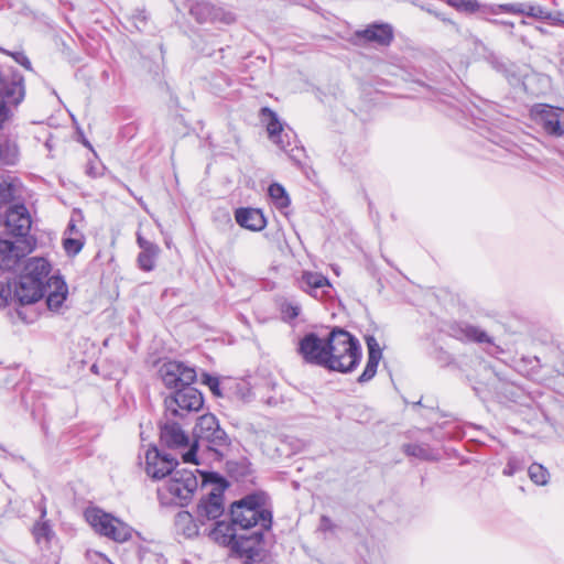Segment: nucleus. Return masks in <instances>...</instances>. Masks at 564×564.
<instances>
[{"label": "nucleus", "instance_id": "14", "mask_svg": "<svg viewBox=\"0 0 564 564\" xmlns=\"http://www.w3.org/2000/svg\"><path fill=\"white\" fill-rule=\"evenodd\" d=\"M261 121L265 124L270 140L279 148L285 149L290 145L289 132H285L283 124L276 113L270 108L261 109Z\"/></svg>", "mask_w": 564, "mask_h": 564}, {"label": "nucleus", "instance_id": "37", "mask_svg": "<svg viewBox=\"0 0 564 564\" xmlns=\"http://www.w3.org/2000/svg\"><path fill=\"white\" fill-rule=\"evenodd\" d=\"M405 453L424 459L429 457L426 449L420 445H406Z\"/></svg>", "mask_w": 564, "mask_h": 564}, {"label": "nucleus", "instance_id": "2", "mask_svg": "<svg viewBox=\"0 0 564 564\" xmlns=\"http://www.w3.org/2000/svg\"><path fill=\"white\" fill-rule=\"evenodd\" d=\"M327 352V368L340 372L351 371L361 356L358 340L343 329L329 334Z\"/></svg>", "mask_w": 564, "mask_h": 564}, {"label": "nucleus", "instance_id": "1", "mask_svg": "<svg viewBox=\"0 0 564 564\" xmlns=\"http://www.w3.org/2000/svg\"><path fill=\"white\" fill-rule=\"evenodd\" d=\"M231 521L243 530L265 531L271 528L272 513L267 503V496L256 492L234 502L230 509Z\"/></svg>", "mask_w": 564, "mask_h": 564}, {"label": "nucleus", "instance_id": "24", "mask_svg": "<svg viewBox=\"0 0 564 564\" xmlns=\"http://www.w3.org/2000/svg\"><path fill=\"white\" fill-rule=\"evenodd\" d=\"M325 286H330L329 281L323 274L305 271L301 278V288L303 291L317 297V291Z\"/></svg>", "mask_w": 564, "mask_h": 564}, {"label": "nucleus", "instance_id": "41", "mask_svg": "<svg viewBox=\"0 0 564 564\" xmlns=\"http://www.w3.org/2000/svg\"><path fill=\"white\" fill-rule=\"evenodd\" d=\"M21 65H23L25 68H31V62L29 58L24 55H22L20 58L17 59Z\"/></svg>", "mask_w": 564, "mask_h": 564}, {"label": "nucleus", "instance_id": "10", "mask_svg": "<svg viewBox=\"0 0 564 564\" xmlns=\"http://www.w3.org/2000/svg\"><path fill=\"white\" fill-rule=\"evenodd\" d=\"M160 377L170 389H180L183 386L192 384L196 379L194 368L178 361H167L160 367Z\"/></svg>", "mask_w": 564, "mask_h": 564}, {"label": "nucleus", "instance_id": "8", "mask_svg": "<svg viewBox=\"0 0 564 564\" xmlns=\"http://www.w3.org/2000/svg\"><path fill=\"white\" fill-rule=\"evenodd\" d=\"M225 487L221 479H216L215 487L207 492L206 497L200 499L197 505V518L200 524H205V520H216L224 513Z\"/></svg>", "mask_w": 564, "mask_h": 564}, {"label": "nucleus", "instance_id": "23", "mask_svg": "<svg viewBox=\"0 0 564 564\" xmlns=\"http://www.w3.org/2000/svg\"><path fill=\"white\" fill-rule=\"evenodd\" d=\"M50 273V263L44 258H31L26 261L23 275L33 278L41 288Z\"/></svg>", "mask_w": 564, "mask_h": 564}, {"label": "nucleus", "instance_id": "21", "mask_svg": "<svg viewBox=\"0 0 564 564\" xmlns=\"http://www.w3.org/2000/svg\"><path fill=\"white\" fill-rule=\"evenodd\" d=\"M137 242L142 249L138 257V263L144 271H151L154 268L155 259L160 252L156 245L145 240L140 234L137 236Z\"/></svg>", "mask_w": 564, "mask_h": 564}, {"label": "nucleus", "instance_id": "44", "mask_svg": "<svg viewBox=\"0 0 564 564\" xmlns=\"http://www.w3.org/2000/svg\"><path fill=\"white\" fill-rule=\"evenodd\" d=\"M503 25H507V26H510L512 28L513 26V23L512 22H501Z\"/></svg>", "mask_w": 564, "mask_h": 564}, {"label": "nucleus", "instance_id": "43", "mask_svg": "<svg viewBox=\"0 0 564 564\" xmlns=\"http://www.w3.org/2000/svg\"><path fill=\"white\" fill-rule=\"evenodd\" d=\"M0 191L1 193H6V192H9V186L4 185V186H0Z\"/></svg>", "mask_w": 564, "mask_h": 564}, {"label": "nucleus", "instance_id": "29", "mask_svg": "<svg viewBox=\"0 0 564 564\" xmlns=\"http://www.w3.org/2000/svg\"><path fill=\"white\" fill-rule=\"evenodd\" d=\"M529 477L534 484L544 486L549 481V471L542 465L534 463L529 467Z\"/></svg>", "mask_w": 564, "mask_h": 564}, {"label": "nucleus", "instance_id": "3", "mask_svg": "<svg viewBox=\"0 0 564 564\" xmlns=\"http://www.w3.org/2000/svg\"><path fill=\"white\" fill-rule=\"evenodd\" d=\"M197 486L193 471L178 469L158 488V495L163 505L184 506L191 501Z\"/></svg>", "mask_w": 564, "mask_h": 564}, {"label": "nucleus", "instance_id": "34", "mask_svg": "<svg viewBox=\"0 0 564 564\" xmlns=\"http://www.w3.org/2000/svg\"><path fill=\"white\" fill-rule=\"evenodd\" d=\"M51 533L52 531L45 522L36 523L33 528V534L39 543L41 541L48 542Z\"/></svg>", "mask_w": 564, "mask_h": 564}, {"label": "nucleus", "instance_id": "17", "mask_svg": "<svg viewBox=\"0 0 564 564\" xmlns=\"http://www.w3.org/2000/svg\"><path fill=\"white\" fill-rule=\"evenodd\" d=\"M46 304L50 311L58 312L66 300L68 288L65 281L58 276H52L46 282Z\"/></svg>", "mask_w": 564, "mask_h": 564}, {"label": "nucleus", "instance_id": "16", "mask_svg": "<svg viewBox=\"0 0 564 564\" xmlns=\"http://www.w3.org/2000/svg\"><path fill=\"white\" fill-rule=\"evenodd\" d=\"M25 253L26 247L23 241L0 240V268L3 270L14 269Z\"/></svg>", "mask_w": 564, "mask_h": 564}, {"label": "nucleus", "instance_id": "13", "mask_svg": "<svg viewBox=\"0 0 564 564\" xmlns=\"http://www.w3.org/2000/svg\"><path fill=\"white\" fill-rule=\"evenodd\" d=\"M3 226L8 234L25 236L31 228V217L24 205H14L6 214Z\"/></svg>", "mask_w": 564, "mask_h": 564}, {"label": "nucleus", "instance_id": "5", "mask_svg": "<svg viewBox=\"0 0 564 564\" xmlns=\"http://www.w3.org/2000/svg\"><path fill=\"white\" fill-rule=\"evenodd\" d=\"M194 436L196 443L183 454L184 463L198 464L196 448L199 441H205L212 446H221L226 443V433L220 429L218 420L213 414H204L198 419L194 427Z\"/></svg>", "mask_w": 564, "mask_h": 564}, {"label": "nucleus", "instance_id": "31", "mask_svg": "<svg viewBox=\"0 0 564 564\" xmlns=\"http://www.w3.org/2000/svg\"><path fill=\"white\" fill-rule=\"evenodd\" d=\"M380 359L381 357L368 356L366 368L364 372L359 376L358 382L364 383L371 380L375 377Z\"/></svg>", "mask_w": 564, "mask_h": 564}, {"label": "nucleus", "instance_id": "35", "mask_svg": "<svg viewBox=\"0 0 564 564\" xmlns=\"http://www.w3.org/2000/svg\"><path fill=\"white\" fill-rule=\"evenodd\" d=\"M203 382L208 386V388L210 389V391L216 395V397H221V392H220V389H219V380L218 378L216 377H213L208 373H204L203 375Z\"/></svg>", "mask_w": 564, "mask_h": 564}, {"label": "nucleus", "instance_id": "19", "mask_svg": "<svg viewBox=\"0 0 564 564\" xmlns=\"http://www.w3.org/2000/svg\"><path fill=\"white\" fill-rule=\"evenodd\" d=\"M200 523L188 511H180L174 519L175 531L186 539L196 538L199 534Z\"/></svg>", "mask_w": 564, "mask_h": 564}, {"label": "nucleus", "instance_id": "33", "mask_svg": "<svg viewBox=\"0 0 564 564\" xmlns=\"http://www.w3.org/2000/svg\"><path fill=\"white\" fill-rule=\"evenodd\" d=\"M83 246L84 243L79 238L67 237L63 240V247L68 256L77 254Z\"/></svg>", "mask_w": 564, "mask_h": 564}, {"label": "nucleus", "instance_id": "7", "mask_svg": "<svg viewBox=\"0 0 564 564\" xmlns=\"http://www.w3.org/2000/svg\"><path fill=\"white\" fill-rule=\"evenodd\" d=\"M230 550L243 561V564H257L262 558L263 531L238 535Z\"/></svg>", "mask_w": 564, "mask_h": 564}, {"label": "nucleus", "instance_id": "9", "mask_svg": "<svg viewBox=\"0 0 564 564\" xmlns=\"http://www.w3.org/2000/svg\"><path fill=\"white\" fill-rule=\"evenodd\" d=\"M532 119L551 135L561 137L564 134V109L549 105H535L531 109Z\"/></svg>", "mask_w": 564, "mask_h": 564}, {"label": "nucleus", "instance_id": "40", "mask_svg": "<svg viewBox=\"0 0 564 564\" xmlns=\"http://www.w3.org/2000/svg\"><path fill=\"white\" fill-rule=\"evenodd\" d=\"M517 471L516 460L510 459L503 469V474L507 476H512Z\"/></svg>", "mask_w": 564, "mask_h": 564}, {"label": "nucleus", "instance_id": "38", "mask_svg": "<svg viewBox=\"0 0 564 564\" xmlns=\"http://www.w3.org/2000/svg\"><path fill=\"white\" fill-rule=\"evenodd\" d=\"M452 4L467 11H474L477 8V3L470 0H453Z\"/></svg>", "mask_w": 564, "mask_h": 564}, {"label": "nucleus", "instance_id": "25", "mask_svg": "<svg viewBox=\"0 0 564 564\" xmlns=\"http://www.w3.org/2000/svg\"><path fill=\"white\" fill-rule=\"evenodd\" d=\"M506 12L525 14L538 19H550L551 13L541 6L503 4L500 6Z\"/></svg>", "mask_w": 564, "mask_h": 564}, {"label": "nucleus", "instance_id": "4", "mask_svg": "<svg viewBox=\"0 0 564 564\" xmlns=\"http://www.w3.org/2000/svg\"><path fill=\"white\" fill-rule=\"evenodd\" d=\"M85 519L96 533L115 542L123 543L132 536L133 529L131 525L100 508H87Z\"/></svg>", "mask_w": 564, "mask_h": 564}, {"label": "nucleus", "instance_id": "45", "mask_svg": "<svg viewBox=\"0 0 564 564\" xmlns=\"http://www.w3.org/2000/svg\"><path fill=\"white\" fill-rule=\"evenodd\" d=\"M68 230H69L70 232H73V231L75 230V225L70 224V225L68 226Z\"/></svg>", "mask_w": 564, "mask_h": 564}, {"label": "nucleus", "instance_id": "11", "mask_svg": "<svg viewBox=\"0 0 564 564\" xmlns=\"http://www.w3.org/2000/svg\"><path fill=\"white\" fill-rule=\"evenodd\" d=\"M328 339L324 340L315 334L303 337L299 345V352L305 362L327 368Z\"/></svg>", "mask_w": 564, "mask_h": 564}, {"label": "nucleus", "instance_id": "6", "mask_svg": "<svg viewBox=\"0 0 564 564\" xmlns=\"http://www.w3.org/2000/svg\"><path fill=\"white\" fill-rule=\"evenodd\" d=\"M166 415L184 417L189 412H197L204 404L202 393L192 384L183 386L164 400Z\"/></svg>", "mask_w": 564, "mask_h": 564}, {"label": "nucleus", "instance_id": "27", "mask_svg": "<svg viewBox=\"0 0 564 564\" xmlns=\"http://www.w3.org/2000/svg\"><path fill=\"white\" fill-rule=\"evenodd\" d=\"M192 13L202 20H224L226 23H230L234 18L230 13L226 14L224 18H220L219 11L212 7L209 3L197 4L192 8Z\"/></svg>", "mask_w": 564, "mask_h": 564}, {"label": "nucleus", "instance_id": "28", "mask_svg": "<svg viewBox=\"0 0 564 564\" xmlns=\"http://www.w3.org/2000/svg\"><path fill=\"white\" fill-rule=\"evenodd\" d=\"M269 196L278 208H285L290 205V198L284 187L278 183L270 185Z\"/></svg>", "mask_w": 564, "mask_h": 564}, {"label": "nucleus", "instance_id": "39", "mask_svg": "<svg viewBox=\"0 0 564 564\" xmlns=\"http://www.w3.org/2000/svg\"><path fill=\"white\" fill-rule=\"evenodd\" d=\"M452 4L467 11H474L477 8V3L470 0H453Z\"/></svg>", "mask_w": 564, "mask_h": 564}, {"label": "nucleus", "instance_id": "18", "mask_svg": "<svg viewBox=\"0 0 564 564\" xmlns=\"http://www.w3.org/2000/svg\"><path fill=\"white\" fill-rule=\"evenodd\" d=\"M160 438L169 447H182L188 442V437L181 426L169 419L161 425Z\"/></svg>", "mask_w": 564, "mask_h": 564}, {"label": "nucleus", "instance_id": "36", "mask_svg": "<svg viewBox=\"0 0 564 564\" xmlns=\"http://www.w3.org/2000/svg\"><path fill=\"white\" fill-rule=\"evenodd\" d=\"M366 343L368 347V356L382 357L381 348L375 337H367Z\"/></svg>", "mask_w": 564, "mask_h": 564}, {"label": "nucleus", "instance_id": "30", "mask_svg": "<svg viewBox=\"0 0 564 564\" xmlns=\"http://www.w3.org/2000/svg\"><path fill=\"white\" fill-rule=\"evenodd\" d=\"M13 301H17V296H14L13 282L0 281V307L6 306Z\"/></svg>", "mask_w": 564, "mask_h": 564}, {"label": "nucleus", "instance_id": "42", "mask_svg": "<svg viewBox=\"0 0 564 564\" xmlns=\"http://www.w3.org/2000/svg\"><path fill=\"white\" fill-rule=\"evenodd\" d=\"M299 315V307H292V317H296Z\"/></svg>", "mask_w": 564, "mask_h": 564}, {"label": "nucleus", "instance_id": "32", "mask_svg": "<svg viewBox=\"0 0 564 564\" xmlns=\"http://www.w3.org/2000/svg\"><path fill=\"white\" fill-rule=\"evenodd\" d=\"M462 333L464 334L465 338L468 340H474V341H478V343H488L489 341V337L484 330L479 329L478 327L471 326V325H466L465 327H463Z\"/></svg>", "mask_w": 564, "mask_h": 564}, {"label": "nucleus", "instance_id": "20", "mask_svg": "<svg viewBox=\"0 0 564 564\" xmlns=\"http://www.w3.org/2000/svg\"><path fill=\"white\" fill-rule=\"evenodd\" d=\"M236 221L247 229L260 231L265 227V218L261 210L245 208L236 212Z\"/></svg>", "mask_w": 564, "mask_h": 564}, {"label": "nucleus", "instance_id": "26", "mask_svg": "<svg viewBox=\"0 0 564 564\" xmlns=\"http://www.w3.org/2000/svg\"><path fill=\"white\" fill-rule=\"evenodd\" d=\"M366 40L387 45L392 40V30L389 25H372L362 32Z\"/></svg>", "mask_w": 564, "mask_h": 564}, {"label": "nucleus", "instance_id": "22", "mask_svg": "<svg viewBox=\"0 0 564 564\" xmlns=\"http://www.w3.org/2000/svg\"><path fill=\"white\" fill-rule=\"evenodd\" d=\"M235 527L232 521L231 523L218 521L210 530L209 538L219 545L231 547L238 536Z\"/></svg>", "mask_w": 564, "mask_h": 564}, {"label": "nucleus", "instance_id": "12", "mask_svg": "<svg viewBox=\"0 0 564 564\" xmlns=\"http://www.w3.org/2000/svg\"><path fill=\"white\" fill-rule=\"evenodd\" d=\"M145 471L153 479L171 477L178 465L177 460L169 454H162L158 448H151L145 455Z\"/></svg>", "mask_w": 564, "mask_h": 564}, {"label": "nucleus", "instance_id": "15", "mask_svg": "<svg viewBox=\"0 0 564 564\" xmlns=\"http://www.w3.org/2000/svg\"><path fill=\"white\" fill-rule=\"evenodd\" d=\"M14 296L20 304H31L43 296V289L33 278L20 275L18 281H13Z\"/></svg>", "mask_w": 564, "mask_h": 564}]
</instances>
